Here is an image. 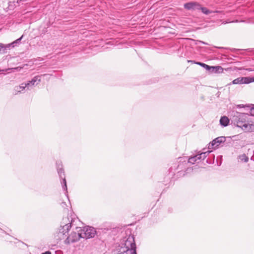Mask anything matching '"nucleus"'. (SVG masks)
<instances>
[{"instance_id":"obj_1","label":"nucleus","mask_w":254,"mask_h":254,"mask_svg":"<svg viewBox=\"0 0 254 254\" xmlns=\"http://www.w3.org/2000/svg\"><path fill=\"white\" fill-rule=\"evenodd\" d=\"M248 114L237 112L232 120L234 125L245 131H252L254 126L248 123Z\"/></svg>"},{"instance_id":"obj_2","label":"nucleus","mask_w":254,"mask_h":254,"mask_svg":"<svg viewBox=\"0 0 254 254\" xmlns=\"http://www.w3.org/2000/svg\"><path fill=\"white\" fill-rule=\"evenodd\" d=\"M122 245L117 249V254H136V245L133 236H129L123 240Z\"/></svg>"},{"instance_id":"obj_3","label":"nucleus","mask_w":254,"mask_h":254,"mask_svg":"<svg viewBox=\"0 0 254 254\" xmlns=\"http://www.w3.org/2000/svg\"><path fill=\"white\" fill-rule=\"evenodd\" d=\"M57 169L58 173L60 176V178L62 179L61 184L62 185L63 189L64 190H65V194L67 196V185L66 182L65 178V174L64 169L63 168V165L61 162H57Z\"/></svg>"},{"instance_id":"obj_4","label":"nucleus","mask_w":254,"mask_h":254,"mask_svg":"<svg viewBox=\"0 0 254 254\" xmlns=\"http://www.w3.org/2000/svg\"><path fill=\"white\" fill-rule=\"evenodd\" d=\"M77 229H80L81 232H82L83 236L82 238L90 239L95 237L97 234L95 229L94 227L87 226L83 228V229H81L80 228H76Z\"/></svg>"},{"instance_id":"obj_5","label":"nucleus","mask_w":254,"mask_h":254,"mask_svg":"<svg viewBox=\"0 0 254 254\" xmlns=\"http://www.w3.org/2000/svg\"><path fill=\"white\" fill-rule=\"evenodd\" d=\"M78 231V233L72 232L70 235L68 236L64 241V244L68 245L70 243H73L77 242L79 240L80 238H82L83 234L82 232H79Z\"/></svg>"},{"instance_id":"obj_6","label":"nucleus","mask_w":254,"mask_h":254,"mask_svg":"<svg viewBox=\"0 0 254 254\" xmlns=\"http://www.w3.org/2000/svg\"><path fill=\"white\" fill-rule=\"evenodd\" d=\"M71 227V224L70 223L66 224L63 226H61L58 233V239L60 240L63 239L64 236H66L68 235V231L70 229Z\"/></svg>"},{"instance_id":"obj_7","label":"nucleus","mask_w":254,"mask_h":254,"mask_svg":"<svg viewBox=\"0 0 254 254\" xmlns=\"http://www.w3.org/2000/svg\"><path fill=\"white\" fill-rule=\"evenodd\" d=\"M184 7L188 10H199L200 8V4L196 1H190L187 2L184 4Z\"/></svg>"},{"instance_id":"obj_8","label":"nucleus","mask_w":254,"mask_h":254,"mask_svg":"<svg viewBox=\"0 0 254 254\" xmlns=\"http://www.w3.org/2000/svg\"><path fill=\"white\" fill-rule=\"evenodd\" d=\"M226 141V137L224 136H219L215 138L209 143L208 148L213 149L217 147L221 143H224Z\"/></svg>"},{"instance_id":"obj_9","label":"nucleus","mask_w":254,"mask_h":254,"mask_svg":"<svg viewBox=\"0 0 254 254\" xmlns=\"http://www.w3.org/2000/svg\"><path fill=\"white\" fill-rule=\"evenodd\" d=\"M254 81V78H251L249 77H238L233 80L232 83L234 84H248Z\"/></svg>"},{"instance_id":"obj_10","label":"nucleus","mask_w":254,"mask_h":254,"mask_svg":"<svg viewBox=\"0 0 254 254\" xmlns=\"http://www.w3.org/2000/svg\"><path fill=\"white\" fill-rule=\"evenodd\" d=\"M220 124L223 127H226L229 123V119L226 116L222 117L220 119Z\"/></svg>"},{"instance_id":"obj_11","label":"nucleus","mask_w":254,"mask_h":254,"mask_svg":"<svg viewBox=\"0 0 254 254\" xmlns=\"http://www.w3.org/2000/svg\"><path fill=\"white\" fill-rule=\"evenodd\" d=\"M199 10H201L202 12L206 15H208L211 13H218V12H220L219 11H218V10H216V11H211V10H210L209 9H208L206 7H203V6H201V5H200V9Z\"/></svg>"},{"instance_id":"obj_12","label":"nucleus","mask_w":254,"mask_h":254,"mask_svg":"<svg viewBox=\"0 0 254 254\" xmlns=\"http://www.w3.org/2000/svg\"><path fill=\"white\" fill-rule=\"evenodd\" d=\"M40 77L41 76L39 75L35 76L31 81H29L27 83H29V87L32 85H34L37 81H38V83L40 82L41 81Z\"/></svg>"},{"instance_id":"obj_13","label":"nucleus","mask_w":254,"mask_h":254,"mask_svg":"<svg viewBox=\"0 0 254 254\" xmlns=\"http://www.w3.org/2000/svg\"><path fill=\"white\" fill-rule=\"evenodd\" d=\"M210 152H211V151H207L203 152L199 154H196L197 155H198V157H197V159L199 160H204L207 157L208 154H209Z\"/></svg>"},{"instance_id":"obj_14","label":"nucleus","mask_w":254,"mask_h":254,"mask_svg":"<svg viewBox=\"0 0 254 254\" xmlns=\"http://www.w3.org/2000/svg\"><path fill=\"white\" fill-rule=\"evenodd\" d=\"M197 157H198L197 155L190 157L188 159V162L192 164H194L197 160H199Z\"/></svg>"},{"instance_id":"obj_15","label":"nucleus","mask_w":254,"mask_h":254,"mask_svg":"<svg viewBox=\"0 0 254 254\" xmlns=\"http://www.w3.org/2000/svg\"><path fill=\"white\" fill-rule=\"evenodd\" d=\"M239 159L244 162H247L249 160V157L245 154L239 155Z\"/></svg>"},{"instance_id":"obj_16","label":"nucleus","mask_w":254,"mask_h":254,"mask_svg":"<svg viewBox=\"0 0 254 254\" xmlns=\"http://www.w3.org/2000/svg\"><path fill=\"white\" fill-rule=\"evenodd\" d=\"M196 64L200 65L201 66H202L203 68H204L206 70V69H210V68H212V67H211V66L208 65L204 64V63H201V62H197V63H196Z\"/></svg>"},{"instance_id":"obj_17","label":"nucleus","mask_w":254,"mask_h":254,"mask_svg":"<svg viewBox=\"0 0 254 254\" xmlns=\"http://www.w3.org/2000/svg\"><path fill=\"white\" fill-rule=\"evenodd\" d=\"M25 88H29V83H22L19 86L17 87V89L23 90Z\"/></svg>"},{"instance_id":"obj_18","label":"nucleus","mask_w":254,"mask_h":254,"mask_svg":"<svg viewBox=\"0 0 254 254\" xmlns=\"http://www.w3.org/2000/svg\"><path fill=\"white\" fill-rule=\"evenodd\" d=\"M211 67H212V68H210V69H206V70L210 72H214V73H215V70L216 69H220L221 70H223V68L219 66H211Z\"/></svg>"},{"instance_id":"obj_19","label":"nucleus","mask_w":254,"mask_h":254,"mask_svg":"<svg viewBox=\"0 0 254 254\" xmlns=\"http://www.w3.org/2000/svg\"><path fill=\"white\" fill-rule=\"evenodd\" d=\"M2 48H3V49L4 48V49H3L4 50L3 54L6 53L7 52V50H10L11 48H12L10 44H8L6 45L3 44Z\"/></svg>"},{"instance_id":"obj_20","label":"nucleus","mask_w":254,"mask_h":254,"mask_svg":"<svg viewBox=\"0 0 254 254\" xmlns=\"http://www.w3.org/2000/svg\"><path fill=\"white\" fill-rule=\"evenodd\" d=\"M23 37V35H22L19 38H18V39H16V40H15L14 41H13V42L16 45V46L20 43L21 40L22 39Z\"/></svg>"},{"instance_id":"obj_21","label":"nucleus","mask_w":254,"mask_h":254,"mask_svg":"<svg viewBox=\"0 0 254 254\" xmlns=\"http://www.w3.org/2000/svg\"><path fill=\"white\" fill-rule=\"evenodd\" d=\"M250 108V113L251 116H254V107H251L250 106H248Z\"/></svg>"},{"instance_id":"obj_22","label":"nucleus","mask_w":254,"mask_h":254,"mask_svg":"<svg viewBox=\"0 0 254 254\" xmlns=\"http://www.w3.org/2000/svg\"><path fill=\"white\" fill-rule=\"evenodd\" d=\"M3 44L0 43V54H3L4 49L2 48Z\"/></svg>"},{"instance_id":"obj_23","label":"nucleus","mask_w":254,"mask_h":254,"mask_svg":"<svg viewBox=\"0 0 254 254\" xmlns=\"http://www.w3.org/2000/svg\"><path fill=\"white\" fill-rule=\"evenodd\" d=\"M61 206H62V207L65 208L66 206V204L65 203V202H62L61 204Z\"/></svg>"},{"instance_id":"obj_24","label":"nucleus","mask_w":254,"mask_h":254,"mask_svg":"<svg viewBox=\"0 0 254 254\" xmlns=\"http://www.w3.org/2000/svg\"><path fill=\"white\" fill-rule=\"evenodd\" d=\"M10 44L12 48H14V47L16 46V45L14 44V43L13 42L10 43Z\"/></svg>"},{"instance_id":"obj_25","label":"nucleus","mask_w":254,"mask_h":254,"mask_svg":"<svg viewBox=\"0 0 254 254\" xmlns=\"http://www.w3.org/2000/svg\"><path fill=\"white\" fill-rule=\"evenodd\" d=\"M222 70H221L220 69H216L215 70V73L220 72H222Z\"/></svg>"},{"instance_id":"obj_26","label":"nucleus","mask_w":254,"mask_h":254,"mask_svg":"<svg viewBox=\"0 0 254 254\" xmlns=\"http://www.w3.org/2000/svg\"><path fill=\"white\" fill-rule=\"evenodd\" d=\"M188 61L189 63H192V64H196V63L194 61L189 60Z\"/></svg>"},{"instance_id":"obj_27","label":"nucleus","mask_w":254,"mask_h":254,"mask_svg":"<svg viewBox=\"0 0 254 254\" xmlns=\"http://www.w3.org/2000/svg\"><path fill=\"white\" fill-rule=\"evenodd\" d=\"M42 254H52L50 251H47L46 252L43 253Z\"/></svg>"},{"instance_id":"obj_28","label":"nucleus","mask_w":254,"mask_h":254,"mask_svg":"<svg viewBox=\"0 0 254 254\" xmlns=\"http://www.w3.org/2000/svg\"><path fill=\"white\" fill-rule=\"evenodd\" d=\"M28 0H17V2L18 3L19 1H28Z\"/></svg>"},{"instance_id":"obj_29","label":"nucleus","mask_w":254,"mask_h":254,"mask_svg":"<svg viewBox=\"0 0 254 254\" xmlns=\"http://www.w3.org/2000/svg\"><path fill=\"white\" fill-rule=\"evenodd\" d=\"M202 43H203V44H205V45H207V43H205V42H202Z\"/></svg>"},{"instance_id":"obj_30","label":"nucleus","mask_w":254,"mask_h":254,"mask_svg":"<svg viewBox=\"0 0 254 254\" xmlns=\"http://www.w3.org/2000/svg\"><path fill=\"white\" fill-rule=\"evenodd\" d=\"M248 70L249 71H253V70H252V69H248Z\"/></svg>"},{"instance_id":"obj_31","label":"nucleus","mask_w":254,"mask_h":254,"mask_svg":"<svg viewBox=\"0 0 254 254\" xmlns=\"http://www.w3.org/2000/svg\"><path fill=\"white\" fill-rule=\"evenodd\" d=\"M234 51H235V50H238L237 49H233Z\"/></svg>"}]
</instances>
